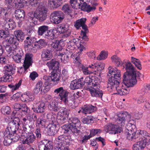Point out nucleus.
Masks as SVG:
<instances>
[{
	"instance_id": "f257e3e1",
	"label": "nucleus",
	"mask_w": 150,
	"mask_h": 150,
	"mask_svg": "<svg viewBox=\"0 0 150 150\" xmlns=\"http://www.w3.org/2000/svg\"><path fill=\"white\" fill-rule=\"evenodd\" d=\"M82 81L84 83L83 85H85L86 86L92 88L88 89L91 94H103V92L99 90L100 84L101 81L100 74L98 77L95 78V79H93L90 77L88 76L86 78L84 81H83V79Z\"/></svg>"
},
{
	"instance_id": "f03ea898",
	"label": "nucleus",
	"mask_w": 150,
	"mask_h": 150,
	"mask_svg": "<svg viewBox=\"0 0 150 150\" xmlns=\"http://www.w3.org/2000/svg\"><path fill=\"white\" fill-rule=\"evenodd\" d=\"M125 134L127 139L133 142L146 140L145 138L149 135L146 131L144 130H139L134 131L128 129L125 130Z\"/></svg>"
},
{
	"instance_id": "7ed1b4c3",
	"label": "nucleus",
	"mask_w": 150,
	"mask_h": 150,
	"mask_svg": "<svg viewBox=\"0 0 150 150\" xmlns=\"http://www.w3.org/2000/svg\"><path fill=\"white\" fill-rule=\"evenodd\" d=\"M90 0H70L71 5L74 9L78 8H81L82 10L86 11L88 13L93 11L96 9L94 6H91L87 5L86 2H90Z\"/></svg>"
},
{
	"instance_id": "20e7f679",
	"label": "nucleus",
	"mask_w": 150,
	"mask_h": 150,
	"mask_svg": "<svg viewBox=\"0 0 150 150\" xmlns=\"http://www.w3.org/2000/svg\"><path fill=\"white\" fill-rule=\"evenodd\" d=\"M105 67V64L104 63L97 62L89 65L88 68L92 69L91 71H89L87 67L84 66L82 67V70L85 75L90 74L92 73L96 74V73L98 72L100 73L101 71L104 69Z\"/></svg>"
},
{
	"instance_id": "39448f33",
	"label": "nucleus",
	"mask_w": 150,
	"mask_h": 150,
	"mask_svg": "<svg viewBox=\"0 0 150 150\" xmlns=\"http://www.w3.org/2000/svg\"><path fill=\"white\" fill-rule=\"evenodd\" d=\"M140 74L139 72L124 73L123 79V84L127 87L132 86L136 83V78L139 76Z\"/></svg>"
},
{
	"instance_id": "423d86ee",
	"label": "nucleus",
	"mask_w": 150,
	"mask_h": 150,
	"mask_svg": "<svg viewBox=\"0 0 150 150\" xmlns=\"http://www.w3.org/2000/svg\"><path fill=\"white\" fill-rule=\"evenodd\" d=\"M59 74L55 73H52L50 76L45 75L43 77L44 80V84L41 90V93H46L50 90L49 86V83L51 81L55 82L59 80Z\"/></svg>"
},
{
	"instance_id": "0eeeda50",
	"label": "nucleus",
	"mask_w": 150,
	"mask_h": 150,
	"mask_svg": "<svg viewBox=\"0 0 150 150\" xmlns=\"http://www.w3.org/2000/svg\"><path fill=\"white\" fill-rule=\"evenodd\" d=\"M55 140L56 143L54 146L59 147L60 148L63 146L65 148L68 149L67 145L71 143L72 141V139L70 136L63 134L59 136L56 138Z\"/></svg>"
},
{
	"instance_id": "6e6552de",
	"label": "nucleus",
	"mask_w": 150,
	"mask_h": 150,
	"mask_svg": "<svg viewBox=\"0 0 150 150\" xmlns=\"http://www.w3.org/2000/svg\"><path fill=\"white\" fill-rule=\"evenodd\" d=\"M86 20V18H82L77 20L74 24V26L77 29H79L81 27L82 28L83 30H81V35L82 38L83 39H87L86 34L88 32L87 27L85 24Z\"/></svg>"
},
{
	"instance_id": "1a4fd4ad",
	"label": "nucleus",
	"mask_w": 150,
	"mask_h": 150,
	"mask_svg": "<svg viewBox=\"0 0 150 150\" xmlns=\"http://www.w3.org/2000/svg\"><path fill=\"white\" fill-rule=\"evenodd\" d=\"M47 10L46 8L43 6L39 5L38 9L35 11L34 14V17H30L32 20L34 17L36 18L40 21H42L46 19Z\"/></svg>"
},
{
	"instance_id": "9d476101",
	"label": "nucleus",
	"mask_w": 150,
	"mask_h": 150,
	"mask_svg": "<svg viewBox=\"0 0 150 150\" xmlns=\"http://www.w3.org/2000/svg\"><path fill=\"white\" fill-rule=\"evenodd\" d=\"M4 140L3 143L4 146H8L12 142H15L18 141L19 138V136L16 134L15 132L11 133H7V134L4 133Z\"/></svg>"
},
{
	"instance_id": "9b49d317",
	"label": "nucleus",
	"mask_w": 150,
	"mask_h": 150,
	"mask_svg": "<svg viewBox=\"0 0 150 150\" xmlns=\"http://www.w3.org/2000/svg\"><path fill=\"white\" fill-rule=\"evenodd\" d=\"M20 122V119L18 117H15L13 120L9 122L8 126L4 131V133L6 134L7 133L9 134L12 132H15L16 130L19 129Z\"/></svg>"
},
{
	"instance_id": "f8f14e48",
	"label": "nucleus",
	"mask_w": 150,
	"mask_h": 150,
	"mask_svg": "<svg viewBox=\"0 0 150 150\" xmlns=\"http://www.w3.org/2000/svg\"><path fill=\"white\" fill-rule=\"evenodd\" d=\"M69 115V111L67 109L61 108L57 118V122L58 124L61 125L65 123L67 120Z\"/></svg>"
},
{
	"instance_id": "ddd939ff",
	"label": "nucleus",
	"mask_w": 150,
	"mask_h": 150,
	"mask_svg": "<svg viewBox=\"0 0 150 150\" xmlns=\"http://www.w3.org/2000/svg\"><path fill=\"white\" fill-rule=\"evenodd\" d=\"M69 123V124L64 125L62 127V128L64 130V134L72 132L73 135L76 137H77L81 134V132L79 129H78L76 128H75L74 126L71 124H70V123Z\"/></svg>"
},
{
	"instance_id": "4468645a",
	"label": "nucleus",
	"mask_w": 150,
	"mask_h": 150,
	"mask_svg": "<svg viewBox=\"0 0 150 150\" xmlns=\"http://www.w3.org/2000/svg\"><path fill=\"white\" fill-rule=\"evenodd\" d=\"M64 18V15L61 11H57L53 12L50 15L51 21L53 23L58 24L60 23Z\"/></svg>"
},
{
	"instance_id": "2eb2a0df",
	"label": "nucleus",
	"mask_w": 150,
	"mask_h": 150,
	"mask_svg": "<svg viewBox=\"0 0 150 150\" xmlns=\"http://www.w3.org/2000/svg\"><path fill=\"white\" fill-rule=\"evenodd\" d=\"M17 40L13 37L10 38L8 42L9 43L12 44L11 45L6 46L5 49L8 52L15 54L16 52L20 51V50L17 48V45L18 43L17 42Z\"/></svg>"
},
{
	"instance_id": "dca6fc26",
	"label": "nucleus",
	"mask_w": 150,
	"mask_h": 150,
	"mask_svg": "<svg viewBox=\"0 0 150 150\" xmlns=\"http://www.w3.org/2000/svg\"><path fill=\"white\" fill-rule=\"evenodd\" d=\"M33 55L31 53H27L25 54V59L23 64L24 68H21L18 70V72L19 73L22 74V71L23 70L25 71H26L32 64V63L33 62Z\"/></svg>"
},
{
	"instance_id": "f3484780",
	"label": "nucleus",
	"mask_w": 150,
	"mask_h": 150,
	"mask_svg": "<svg viewBox=\"0 0 150 150\" xmlns=\"http://www.w3.org/2000/svg\"><path fill=\"white\" fill-rule=\"evenodd\" d=\"M104 130L107 132L112 134L120 133L121 129L117 126L112 123H108L104 126Z\"/></svg>"
},
{
	"instance_id": "a211bd4d",
	"label": "nucleus",
	"mask_w": 150,
	"mask_h": 150,
	"mask_svg": "<svg viewBox=\"0 0 150 150\" xmlns=\"http://www.w3.org/2000/svg\"><path fill=\"white\" fill-rule=\"evenodd\" d=\"M57 29L61 33L63 34V38H67L70 35L71 31L70 28V25L68 24L59 25Z\"/></svg>"
},
{
	"instance_id": "6ab92c4d",
	"label": "nucleus",
	"mask_w": 150,
	"mask_h": 150,
	"mask_svg": "<svg viewBox=\"0 0 150 150\" xmlns=\"http://www.w3.org/2000/svg\"><path fill=\"white\" fill-rule=\"evenodd\" d=\"M37 140L35 136L33 133H30L26 137H23L21 138V142L23 144H26L30 145L34 143Z\"/></svg>"
},
{
	"instance_id": "aec40b11",
	"label": "nucleus",
	"mask_w": 150,
	"mask_h": 150,
	"mask_svg": "<svg viewBox=\"0 0 150 150\" xmlns=\"http://www.w3.org/2000/svg\"><path fill=\"white\" fill-rule=\"evenodd\" d=\"M81 110L78 111V113H79L81 112L85 114L91 113L96 111L97 109L96 106L91 104L85 105L83 107H81Z\"/></svg>"
},
{
	"instance_id": "412c9836",
	"label": "nucleus",
	"mask_w": 150,
	"mask_h": 150,
	"mask_svg": "<svg viewBox=\"0 0 150 150\" xmlns=\"http://www.w3.org/2000/svg\"><path fill=\"white\" fill-rule=\"evenodd\" d=\"M108 75L110 77H113L116 79H120L121 76L120 71L116 68H115L111 67L108 68Z\"/></svg>"
},
{
	"instance_id": "4be33fe9",
	"label": "nucleus",
	"mask_w": 150,
	"mask_h": 150,
	"mask_svg": "<svg viewBox=\"0 0 150 150\" xmlns=\"http://www.w3.org/2000/svg\"><path fill=\"white\" fill-rule=\"evenodd\" d=\"M33 106L35 107L32 108L34 112L37 113H42L45 108L44 103L42 101H35Z\"/></svg>"
},
{
	"instance_id": "5701e85b",
	"label": "nucleus",
	"mask_w": 150,
	"mask_h": 150,
	"mask_svg": "<svg viewBox=\"0 0 150 150\" xmlns=\"http://www.w3.org/2000/svg\"><path fill=\"white\" fill-rule=\"evenodd\" d=\"M36 41V39L34 37H27L25 40L24 47L28 52L30 51L33 48V44Z\"/></svg>"
},
{
	"instance_id": "b1692460",
	"label": "nucleus",
	"mask_w": 150,
	"mask_h": 150,
	"mask_svg": "<svg viewBox=\"0 0 150 150\" xmlns=\"http://www.w3.org/2000/svg\"><path fill=\"white\" fill-rule=\"evenodd\" d=\"M83 78L79 79H75L72 81L71 83L70 88L74 90L81 88L83 85L84 83L82 82Z\"/></svg>"
},
{
	"instance_id": "393cba45",
	"label": "nucleus",
	"mask_w": 150,
	"mask_h": 150,
	"mask_svg": "<svg viewBox=\"0 0 150 150\" xmlns=\"http://www.w3.org/2000/svg\"><path fill=\"white\" fill-rule=\"evenodd\" d=\"M57 33L58 30L54 28L52 30H48L43 37L48 39L53 40L56 38Z\"/></svg>"
},
{
	"instance_id": "a878e982",
	"label": "nucleus",
	"mask_w": 150,
	"mask_h": 150,
	"mask_svg": "<svg viewBox=\"0 0 150 150\" xmlns=\"http://www.w3.org/2000/svg\"><path fill=\"white\" fill-rule=\"evenodd\" d=\"M80 96H82L81 94H73L70 96H69L67 101V105L72 108H74L75 100L77 98H80Z\"/></svg>"
},
{
	"instance_id": "bb28decb",
	"label": "nucleus",
	"mask_w": 150,
	"mask_h": 150,
	"mask_svg": "<svg viewBox=\"0 0 150 150\" xmlns=\"http://www.w3.org/2000/svg\"><path fill=\"white\" fill-rule=\"evenodd\" d=\"M146 145V140H140L133 145L132 149L133 150H143Z\"/></svg>"
},
{
	"instance_id": "cd10ccee",
	"label": "nucleus",
	"mask_w": 150,
	"mask_h": 150,
	"mask_svg": "<svg viewBox=\"0 0 150 150\" xmlns=\"http://www.w3.org/2000/svg\"><path fill=\"white\" fill-rule=\"evenodd\" d=\"M5 3L7 7L10 10L11 8H16L19 7L21 3L18 0H5Z\"/></svg>"
},
{
	"instance_id": "c85d7f7f",
	"label": "nucleus",
	"mask_w": 150,
	"mask_h": 150,
	"mask_svg": "<svg viewBox=\"0 0 150 150\" xmlns=\"http://www.w3.org/2000/svg\"><path fill=\"white\" fill-rule=\"evenodd\" d=\"M4 75L9 77H12V75L15 72L14 67L12 65L7 64L4 66Z\"/></svg>"
},
{
	"instance_id": "c756f323",
	"label": "nucleus",
	"mask_w": 150,
	"mask_h": 150,
	"mask_svg": "<svg viewBox=\"0 0 150 150\" xmlns=\"http://www.w3.org/2000/svg\"><path fill=\"white\" fill-rule=\"evenodd\" d=\"M126 116L125 112H119L117 114L116 121L119 125L122 126L125 125Z\"/></svg>"
},
{
	"instance_id": "7c9ffc66",
	"label": "nucleus",
	"mask_w": 150,
	"mask_h": 150,
	"mask_svg": "<svg viewBox=\"0 0 150 150\" xmlns=\"http://www.w3.org/2000/svg\"><path fill=\"white\" fill-rule=\"evenodd\" d=\"M57 125L55 122L52 121L47 126V132L49 135L54 136L57 132L56 129Z\"/></svg>"
},
{
	"instance_id": "2f4dec72",
	"label": "nucleus",
	"mask_w": 150,
	"mask_h": 150,
	"mask_svg": "<svg viewBox=\"0 0 150 150\" xmlns=\"http://www.w3.org/2000/svg\"><path fill=\"white\" fill-rule=\"evenodd\" d=\"M20 51L16 52L15 54L10 53L8 52V55L9 56H12L14 60L16 62L18 63L21 62V59L22 58V54L21 53V52H22L21 50H20Z\"/></svg>"
},
{
	"instance_id": "473e14b6",
	"label": "nucleus",
	"mask_w": 150,
	"mask_h": 150,
	"mask_svg": "<svg viewBox=\"0 0 150 150\" xmlns=\"http://www.w3.org/2000/svg\"><path fill=\"white\" fill-rule=\"evenodd\" d=\"M124 64L125 65V69L127 71V72L125 73H132L133 72H137L136 71L134 67L132 64L129 61L126 62L124 61V64L122 65L124 66Z\"/></svg>"
},
{
	"instance_id": "72a5a7b5",
	"label": "nucleus",
	"mask_w": 150,
	"mask_h": 150,
	"mask_svg": "<svg viewBox=\"0 0 150 150\" xmlns=\"http://www.w3.org/2000/svg\"><path fill=\"white\" fill-rule=\"evenodd\" d=\"M46 123V120L42 117H38L35 122V125L37 128H41L45 127Z\"/></svg>"
},
{
	"instance_id": "f704fd0d",
	"label": "nucleus",
	"mask_w": 150,
	"mask_h": 150,
	"mask_svg": "<svg viewBox=\"0 0 150 150\" xmlns=\"http://www.w3.org/2000/svg\"><path fill=\"white\" fill-rule=\"evenodd\" d=\"M68 122L72 125L74 126L75 128L79 127L81 125V122L78 118L76 117H73L69 118Z\"/></svg>"
},
{
	"instance_id": "c9c22d12",
	"label": "nucleus",
	"mask_w": 150,
	"mask_h": 150,
	"mask_svg": "<svg viewBox=\"0 0 150 150\" xmlns=\"http://www.w3.org/2000/svg\"><path fill=\"white\" fill-rule=\"evenodd\" d=\"M110 77L109 78L108 81V87L111 86H115L116 89L117 90H119L120 89L118 88V86L119 85V83L117 80H116L113 77H111L110 76Z\"/></svg>"
},
{
	"instance_id": "e433bc0d",
	"label": "nucleus",
	"mask_w": 150,
	"mask_h": 150,
	"mask_svg": "<svg viewBox=\"0 0 150 150\" xmlns=\"http://www.w3.org/2000/svg\"><path fill=\"white\" fill-rule=\"evenodd\" d=\"M28 120L29 121V127L31 128L34 125V122L37 120V116L36 114L34 113L30 115L27 116Z\"/></svg>"
},
{
	"instance_id": "4c0bfd02",
	"label": "nucleus",
	"mask_w": 150,
	"mask_h": 150,
	"mask_svg": "<svg viewBox=\"0 0 150 150\" xmlns=\"http://www.w3.org/2000/svg\"><path fill=\"white\" fill-rule=\"evenodd\" d=\"M48 108L51 111L57 112L59 110L60 107L58 106V103L54 100L50 102V104L48 105Z\"/></svg>"
},
{
	"instance_id": "58836bf2",
	"label": "nucleus",
	"mask_w": 150,
	"mask_h": 150,
	"mask_svg": "<svg viewBox=\"0 0 150 150\" xmlns=\"http://www.w3.org/2000/svg\"><path fill=\"white\" fill-rule=\"evenodd\" d=\"M3 21L4 22L3 26L4 25L6 28H10V29H11L14 28V23L12 20L11 21L8 19L4 18L3 19Z\"/></svg>"
},
{
	"instance_id": "ea45409f",
	"label": "nucleus",
	"mask_w": 150,
	"mask_h": 150,
	"mask_svg": "<svg viewBox=\"0 0 150 150\" xmlns=\"http://www.w3.org/2000/svg\"><path fill=\"white\" fill-rule=\"evenodd\" d=\"M41 56L43 60L46 61L51 59L52 57V55L50 51L45 50L43 51Z\"/></svg>"
},
{
	"instance_id": "a19ab883",
	"label": "nucleus",
	"mask_w": 150,
	"mask_h": 150,
	"mask_svg": "<svg viewBox=\"0 0 150 150\" xmlns=\"http://www.w3.org/2000/svg\"><path fill=\"white\" fill-rule=\"evenodd\" d=\"M47 65L49 67L50 69L54 70L57 69L59 67V63L58 61L52 59V60L48 62L47 63Z\"/></svg>"
},
{
	"instance_id": "79ce46f5",
	"label": "nucleus",
	"mask_w": 150,
	"mask_h": 150,
	"mask_svg": "<svg viewBox=\"0 0 150 150\" xmlns=\"http://www.w3.org/2000/svg\"><path fill=\"white\" fill-rule=\"evenodd\" d=\"M49 5L53 8L59 7L62 4V0H48Z\"/></svg>"
},
{
	"instance_id": "37998d69",
	"label": "nucleus",
	"mask_w": 150,
	"mask_h": 150,
	"mask_svg": "<svg viewBox=\"0 0 150 150\" xmlns=\"http://www.w3.org/2000/svg\"><path fill=\"white\" fill-rule=\"evenodd\" d=\"M51 48L53 50L60 51L62 49L61 46L60 45V42L58 40L53 42L51 45Z\"/></svg>"
},
{
	"instance_id": "c03bdc74",
	"label": "nucleus",
	"mask_w": 150,
	"mask_h": 150,
	"mask_svg": "<svg viewBox=\"0 0 150 150\" xmlns=\"http://www.w3.org/2000/svg\"><path fill=\"white\" fill-rule=\"evenodd\" d=\"M15 36L18 41H22L24 39V34L20 30H17L14 32Z\"/></svg>"
},
{
	"instance_id": "a18cd8bd",
	"label": "nucleus",
	"mask_w": 150,
	"mask_h": 150,
	"mask_svg": "<svg viewBox=\"0 0 150 150\" xmlns=\"http://www.w3.org/2000/svg\"><path fill=\"white\" fill-rule=\"evenodd\" d=\"M112 61L114 62L117 66L119 67L123 65L124 63V60L122 62L120 59L117 55H114L111 57Z\"/></svg>"
},
{
	"instance_id": "49530a36",
	"label": "nucleus",
	"mask_w": 150,
	"mask_h": 150,
	"mask_svg": "<svg viewBox=\"0 0 150 150\" xmlns=\"http://www.w3.org/2000/svg\"><path fill=\"white\" fill-rule=\"evenodd\" d=\"M46 42L45 40L43 39H40L37 42L34 44L33 46V49H41L44 47L46 45Z\"/></svg>"
},
{
	"instance_id": "de8ad7c7",
	"label": "nucleus",
	"mask_w": 150,
	"mask_h": 150,
	"mask_svg": "<svg viewBox=\"0 0 150 150\" xmlns=\"http://www.w3.org/2000/svg\"><path fill=\"white\" fill-rule=\"evenodd\" d=\"M48 29V27L45 25L40 26L38 28V33L40 36H44Z\"/></svg>"
},
{
	"instance_id": "09e8293b",
	"label": "nucleus",
	"mask_w": 150,
	"mask_h": 150,
	"mask_svg": "<svg viewBox=\"0 0 150 150\" xmlns=\"http://www.w3.org/2000/svg\"><path fill=\"white\" fill-rule=\"evenodd\" d=\"M15 16L21 20L24 19L25 16V12L22 9H18L15 12Z\"/></svg>"
},
{
	"instance_id": "8fccbe9b",
	"label": "nucleus",
	"mask_w": 150,
	"mask_h": 150,
	"mask_svg": "<svg viewBox=\"0 0 150 150\" xmlns=\"http://www.w3.org/2000/svg\"><path fill=\"white\" fill-rule=\"evenodd\" d=\"M22 105H21L20 104L16 103L13 105V107L15 109L13 111L12 113V115L13 116H15L18 113L20 110V109L21 108V106Z\"/></svg>"
},
{
	"instance_id": "3c124183",
	"label": "nucleus",
	"mask_w": 150,
	"mask_h": 150,
	"mask_svg": "<svg viewBox=\"0 0 150 150\" xmlns=\"http://www.w3.org/2000/svg\"><path fill=\"white\" fill-rule=\"evenodd\" d=\"M131 62L134 64L137 69L139 70L142 69V67L141 62L139 59L132 57H131Z\"/></svg>"
},
{
	"instance_id": "603ef678",
	"label": "nucleus",
	"mask_w": 150,
	"mask_h": 150,
	"mask_svg": "<svg viewBox=\"0 0 150 150\" xmlns=\"http://www.w3.org/2000/svg\"><path fill=\"white\" fill-rule=\"evenodd\" d=\"M108 56V53L107 51L104 50L102 51L99 55L97 56L96 58L98 60H105L107 58Z\"/></svg>"
},
{
	"instance_id": "864d4df0",
	"label": "nucleus",
	"mask_w": 150,
	"mask_h": 150,
	"mask_svg": "<svg viewBox=\"0 0 150 150\" xmlns=\"http://www.w3.org/2000/svg\"><path fill=\"white\" fill-rule=\"evenodd\" d=\"M66 56H67V55L65 53L63 54L61 52H59L58 54V59H60L61 62L65 63L67 62V60L68 58V55H67Z\"/></svg>"
},
{
	"instance_id": "5fc2aeb1",
	"label": "nucleus",
	"mask_w": 150,
	"mask_h": 150,
	"mask_svg": "<svg viewBox=\"0 0 150 150\" xmlns=\"http://www.w3.org/2000/svg\"><path fill=\"white\" fill-rule=\"evenodd\" d=\"M34 133L35 134L36 138L37 141H40L41 140L42 137V132L41 128H37L35 130Z\"/></svg>"
},
{
	"instance_id": "6e6d98bb",
	"label": "nucleus",
	"mask_w": 150,
	"mask_h": 150,
	"mask_svg": "<svg viewBox=\"0 0 150 150\" xmlns=\"http://www.w3.org/2000/svg\"><path fill=\"white\" fill-rule=\"evenodd\" d=\"M11 111L10 108L8 106H3L1 109V113L4 115H8Z\"/></svg>"
},
{
	"instance_id": "4d7b16f0",
	"label": "nucleus",
	"mask_w": 150,
	"mask_h": 150,
	"mask_svg": "<svg viewBox=\"0 0 150 150\" xmlns=\"http://www.w3.org/2000/svg\"><path fill=\"white\" fill-rule=\"evenodd\" d=\"M82 121L84 124H90L93 122V117L88 116L84 117L82 120Z\"/></svg>"
},
{
	"instance_id": "13d9d810",
	"label": "nucleus",
	"mask_w": 150,
	"mask_h": 150,
	"mask_svg": "<svg viewBox=\"0 0 150 150\" xmlns=\"http://www.w3.org/2000/svg\"><path fill=\"white\" fill-rule=\"evenodd\" d=\"M42 85V81H40L38 82L36 85L35 88H34V91L35 94H37L40 91V88Z\"/></svg>"
},
{
	"instance_id": "bf43d9fd",
	"label": "nucleus",
	"mask_w": 150,
	"mask_h": 150,
	"mask_svg": "<svg viewBox=\"0 0 150 150\" xmlns=\"http://www.w3.org/2000/svg\"><path fill=\"white\" fill-rule=\"evenodd\" d=\"M54 92L57 94H68V92L67 90L64 89L63 87H60L55 89Z\"/></svg>"
},
{
	"instance_id": "052dcab7",
	"label": "nucleus",
	"mask_w": 150,
	"mask_h": 150,
	"mask_svg": "<svg viewBox=\"0 0 150 150\" xmlns=\"http://www.w3.org/2000/svg\"><path fill=\"white\" fill-rule=\"evenodd\" d=\"M12 77H9L4 75V76L0 78V82L3 83L10 81L12 80Z\"/></svg>"
},
{
	"instance_id": "680f3d73",
	"label": "nucleus",
	"mask_w": 150,
	"mask_h": 150,
	"mask_svg": "<svg viewBox=\"0 0 150 150\" xmlns=\"http://www.w3.org/2000/svg\"><path fill=\"white\" fill-rule=\"evenodd\" d=\"M68 95V94H59V98L60 100L64 102V104L65 105H67V101L69 98Z\"/></svg>"
},
{
	"instance_id": "e2e57ef3",
	"label": "nucleus",
	"mask_w": 150,
	"mask_h": 150,
	"mask_svg": "<svg viewBox=\"0 0 150 150\" xmlns=\"http://www.w3.org/2000/svg\"><path fill=\"white\" fill-rule=\"evenodd\" d=\"M150 85L147 84L146 86L142 88L140 91V93L143 94L150 93Z\"/></svg>"
},
{
	"instance_id": "0e129e2a",
	"label": "nucleus",
	"mask_w": 150,
	"mask_h": 150,
	"mask_svg": "<svg viewBox=\"0 0 150 150\" xmlns=\"http://www.w3.org/2000/svg\"><path fill=\"white\" fill-rule=\"evenodd\" d=\"M96 52L95 51L91 50L87 53V55L90 59H94L96 57Z\"/></svg>"
},
{
	"instance_id": "69168bd1",
	"label": "nucleus",
	"mask_w": 150,
	"mask_h": 150,
	"mask_svg": "<svg viewBox=\"0 0 150 150\" xmlns=\"http://www.w3.org/2000/svg\"><path fill=\"white\" fill-rule=\"evenodd\" d=\"M101 130L99 129H92L90 130V134L88 135L91 138L101 132Z\"/></svg>"
},
{
	"instance_id": "338daca9",
	"label": "nucleus",
	"mask_w": 150,
	"mask_h": 150,
	"mask_svg": "<svg viewBox=\"0 0 150 150\" xmlns=\"http://www.w3.org/2000/svg\"><path fill=\"white\" fill-rule=\"evenodd\" d=\"M53 146L51 142H49L44 145V150H52Z\"/></svg>"
},
{
	"instance_id": "774afa93",
	"label": "nucleus",
	"mask_w": 150,
	"mask_h": 150,
	"mask_svg": "<svg viewBox=\"0 0 150 150\" xmlns=\"http://www.w3.org/2000/svg\"><path fill=\"white\" fill-rule=\"evenodd\" d=\"M62 10L65 13L67 14L70 13L71 12L69 5L68 4H65L62 7Z\"/></svg>"
}]
</instances>
